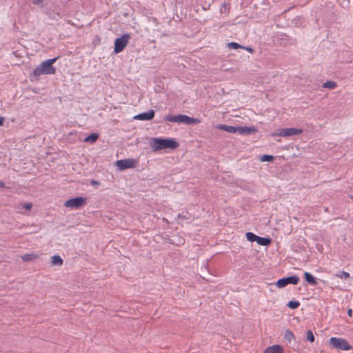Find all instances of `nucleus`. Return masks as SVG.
Returning a JSON list of instances; mask_svg holds the SVG:
<instances>
[{
    "label": "nucleus",
    "mask_w": 353,
    "mask_h": 353,
    "mask_svg": "<svg viewBox=\"0 0 353 353\" xmlns=\"http://www.w3.org/2000/svg\"><path fill=\"white\" fill-rule=\"evenodd\" d=\"M139 163V161L135 159H125L118 160L115 162V165L120 170H124L129 168H135Z\"/></svg>",
    "instance_id": "nucleus-6"
},
{
    "label": "nucleus",
    "mask_w": 353,
    "mask_h": 353,
    "mask_svg": "<svg viewBox=\"0 0 353 353\" xmlns=\"http://www.w3.org/2000/svg\"><path fill=\"white\" fill-rule=\"evenodd\" d=\"M307 339L310 342H314V336L311 330H308L306 332Z\"/></svg>",
    "instance_id": "nucleus-27"
},
{
    "label": "nucleus",
    "mask_w": 353,
    "mask_h": 353,
    "mask_svg": "<svg viewBox=\"0 0 353 353\" xmlns=\"http://www.w3.org/2000/svg\"><path fill=\"white\" fill-rule=\"evenodd\" d=\"M283 348L280 345H274L268 346L264 350V353H283Z\"/></svg>",
    "instance_id": "nucleus-12"
},
{
    "label": "nucleus",
    "mask_w": 353,
    "mask_h": 353,
    "mask_svg": "<svg viewBox=\"0 0 353 353\" xmlns=\"http://www.w3.org/2000/svg\"><path fill=\"white\" fill-rule=\"evenodd\" d=\"M39 258V254L36 253H28L21 256V259L25 262L34 261Z\"/></svg>",
    "instance_id": "nucleus-14"
},
{
    "label": "nucleus",
    "mask_w": 353,
    "mask_h": 353,
    "mask_svg": "<svg viewBox=\"0 0 353 353\" xmlns=\"http://www.w3.org/2000/svg\"><path fill=\"white\" fill-rule=\"evenodd\" d=\"M225 131L230 133H236L237 132V127L226 125Z\"/></svg>",
    "instance_id": "nucleus-26"
},
{
    "label": "nucleus",
    "mask_w": 353,
    "mask_h": 353,
    "mask_svg": "<svg viewBox=\"0 0 353 353\" xmlns=\"http://www.w3.org/2000/svg\"><path fill=\"white\" fill-rule=\"evenodd\" d=\"M97 139H98V134L93 133V134H91L90 135L88 136L84 139V141L85 142H88V143H94L97 141Z\"/></svg>",
    "instance_id": "nucleus-20"
},
{
    "label": "nucleus",
    "mask_w": 353,
    "mask_h": 353,
    "mask_svg": "<svg viewBox=\"0 0 353 353\" xmlns=\"http://www.w3.org/2000/svg\"><path fill=\"white\" fill-rule=\"evenodd\" d=\"M299 276L293 275L279 279L276 283V285L279 288H283L288 284L296 285L299 282Z\"/></svg>",
    "instance_id": "nucleus-9"
},
{
    "label": "nucleus",
    "mask_w": 353,
    "mask_h": 353,
    "mask_svg": "<svg viewBox=\"0 0 353 353\" xmlns=\"http://www.w3.org/2000/svg\"><path fill=\"white\" fill-rule=\"evenodd\" d=\"M242 49L245 50L246 51L249 52L250 53H253L254 50L253 48L251 47H244L242 48Z\"/></svg>",
    "instance_id": "nucleus-29"
},
{
    "label": "nucleus",
    "mask_w": 353,
    "mask_h": 353,
    "mask_svg": "<svg viewBox=\"0 0 353 353\" xmlns=\"http://www.w3.org/2000/svg\"><path fill=\"white\" fill-rule=\"evenodd\" d=\"M86 202L87 199L85 197H76L66 201L64 206L71 210H76L83 206Z\"/></svg>",
    "instance_id": "nucleus-7"
},
{
    "label": "nucleus",
    "mask_w": 353,
    "mask_h": 353,
    "mask_svg": "<svg viewBox=\"0 0 353 353\" xmlns=\"http://www.w3.org/2000/svg\"><path fill=\"white\" fill-rule=\"evenodd\" d=\"M130 36L128 34H123L122 37L117 38L114 41V52L117 54L123 50L128 43Z\"/></svg>",
    "instance_id": "nucleus-8"
},
{
    "label": "nucleus",
    "mask_w": 353,
    "mask_h": 353,
    "mask_svg": "<svg viewBox=\"0 0 353 353\" xmlns=\"http://www.w3.org/2000/svg\"><path fill=\"white\" fill-rule=\"evenodd\" d=\"M4 119L0 117V126L3 125Z\"/></svg>",
    "instance_id": "nucleus-31"
},
{
    "label": "nucleus",
    "mask_w": 353,
    "mask_h": 353,
    "mask_svg": "<svg viewBox=\"0 0 353 353\" xmlns=\"http://www.w3.org/2000/svg\"><path fill=\"white\" fill-rule=\"evenodd\" d=\"M226 125H227L219 124V125H218L216 126V128H217L218 129L223 130H225V131Z\"/></svg>",
    "instance_id": "nucleus-30"
},
{
    "label": "nucleus",
    "mask_w": 353,
    "mask_h": 353,
    "mask_svg": "<svg viewBox=\"0 0 353 353\" xmlns=\"http://www.w3.org/2000/svg\"><path fill=\"white\" fill-rule=\"evenodd\" d=\"M164 120L166 121L177 123H185L188 125H192L200 123V120L199 119L190 117L185 114H178L174 116L167 115L164 117Z\"/></svg>",
    "instance_id": "nucleus-3"
},
{
    "label": "nucleus",
    "mask_w": 353,
    "mask_h": 353,
    "mask_svg": "<svg viewBox=\"0 0 353 353\" xmlns=\"http://www.w3.org/2000/svg\"><path fill=\"white\" fill-rule=\"evenodd\" d=\"M245 236L248 241L250 242H256L259 236L254 234L252 232H249L245 234Z\"/></svg>",
    "instance_id": "nucleus-19"
},
{
    "label": "nucleus",
    "mask_w": 353,
    "mask_h": 353,
    "mask_svg": "<svg viewBox=\"0 0 353 353\" xmlns=\"http://www.w3.org/2000/svg\"><path fill=\"white\" fill-rule=\"evenodd\" d=\"M228 47L230 49H234V50H236V49H239V48H243V46H241L239 43H236V42L228 43Z\"/></svg>",
    "instance_id": "nucleus-23"
},
{
    "label": "nucleus",
    "mask_w": 353,
    "mask_h": 353,
    "mask_svg": "<svg viewBox=\"0 0 353 353\" xmlns=\"http://www.w3.org/2000/svg\"><path fill=\"white\" fill-rule=\"evenodd\" d=\"M149 143L154 152L165 149L174 150L179 147V143L173 138H152Z\"/></svg>",
    "instance_id": "nucleus-1"
},
{
    "label": "nucleus",
    "mask_w": 353,
    "mask_h": 353,
    "mask_svg": "<svg viewBox=\"0 0 353 353\" xmlns=\"http://www.w3.org/2000/svg\"><path fill=\"white\" fill-rule=\"evenodd\" d=\"M50 263L52 266L61 267L63 264V260L59 255H53L51 257Z\"/></svg>",
    "instance_id": "nucleus-13"
},
{
    "label": "nucleus",
    "mask_w": 353,
    "mask_h": 353,
    "mask_svg": "<svg viewBox=\"0 0 353 353\" xmlns=\"http://www.w3.org/2000/svg\"><path fill=\"white\" fill-rule=\"evenodd\" d=\"M274 159V157L270 154H263L259 157V160L262 162H272Z\"/></svg>",
    "instance_id": "nucleus-18"
},
{
    "label": "nucleus",
    "mask_w": 353,
    "mask_h": 353,
    "mask_svg": "<svg viewBox=\"0 0 353 353\" xmlns=\"http://www.w3.org/2000/svg\"><path fill=\"white\" fill-rule=\"evenodd\" d=\"M92 184H98V182H97V181H92Z\"/></svg>",
    "instance_id": "nucleus-34"
},
{
    "label": "nucleus",
    "mask_w": 353,
    "mask_h": 353,
    "mask_svg": "<svg viewBox=\"0 0 353 353\" xmlns=\"http://www.w3.org/2000/svg\"><path fill=\"white\" fill-rule=\"evenodd\" d=\"M336 276L341 279H347L350 277V274L347 272L342 271L341 272L336 274Z\"/></svg>",
    "instance_id": "nucleus-25"
},
{
    "label": "nucleus",
    "mask_w": 353,
    "mask_h": 353,
    "mask_svg": "<svg viewBox=\"0 0 353 353\" xmlns=\"http://www.w3.org/2000/svg\"><path fill=\"white\" fill-rule=\"evenodd\" d=\"M154 117V111L153 110H150L146 112L140 113L139 114L135 115L133 119L134 120L139 121H150L152 120Z\"/></svg>",
    "instance_id": "nucleus-10"
},
{
    "label": "nucleus",
    "mask_w": 353,
    "mask_h": 353,
    "mask_svg": "<svg viewBox=\"0 0 353 353\" xmlns=\"http://www.w3.org/2000/svg\"><path fill=\"white\" fill-rule=\"evenodd\" d=\"M32 1L35 5L41 6L43 4V0H32Z\"/></svg>",
    "instance_id": "nucleus-28"
},
{
    "label": "nucleus",
    "mask_w": 353,
    "mask_h": 353,
    "mask_svg": "<svg viewBox=\"0 0 353 353\" xmlns=\"http://www.w3.org/2000/svg\"><path fill=\"white\" fill-rule=\"evenodd\" d=\"M336 86V83L332 81H327L323 84V88L327 89H334Z\"/></svg>",
    "instance_id": "nucleus-17"
},
{
    "label": "nucleus",
    "mask_w": 353,
    "mask_h": 353,
    "mask_svg": "<svg viewBox=\"0 0 353 353\" xmlns=\"http://www.w3.org/2000/svg\"><path fill=\"white\" fill-rule=\"evenodd\" d=\"M4 186H5L4 183L0 181V188H3Z\"/></svg>",
    "instance_id": "nucleus-33"
},
{
    "label": "nucleus",
    "mask_w": 353,
    "mask_h": 353,
    "mask_svg": "<svg viewBox=\"0 0 353 353\" xmlns=\"http://www.w3.org/2000/svg\"><path fill=\"white\" fill-rule=\"evenodd\" d=\"M256 243L260 245L267 246L271 243V239L270 238L258 236Z\"/></svg>",
    "instance_id": "nucleus-16"
},
{
    "label": "nucleus",
    "mask_w": 353,
    "mask_h": 353,
    "mask_svg": "<svg viewBox=\"0 0 353 353\" xmlns=\"http://www.w3.org/2000/svg\"><path fill=\"white\" fill-rule=\"evenodd\" d=\"M284 338L290 342L294 339V336L290 330H286L284 334Z\"/></svg>",
    "instance_id": "nucleus-21"
},
{
    "label": "nucleus",
    "mask_w": 353,
    "mask_h": 353,
    "mask_svg": "<svg viewBox=\"0 0 353 353\" xmlns=\"http://www.w3.org/2000/svg\"><path fill=\"white\" fill-rule=\"evenodd\" d=\"M304 276H305V279L306 280V281L312 285H315L316 284V279L309 272H305L304 273Z\"/></svg>",
    "instance_id": "nucleus-15"
},
{
    "label": "nucleus",
    "mask_w": 353,
    "mask_h": 353,
    "mask_svg": "<svg viewBox=\"0 0 353 353\" xmlns=\"http://www.w3.org/2000/svg\"><path fill=\"white\" fill-rule=\"evenodd\" d=\"M32 204L30 203H27L24 204L20 205L19 210L20 212H23V210H30L32 208Z\"/></svg>",
    "instance_id": "nucleus-22"
},
{
    "label": "nucleus",
    "mask_w": 353,
    "mask_h": 353,
    "mask_svg": "<svg viewBox=\"0 0 353 353\" xmlns=\"http://www.w3.org/2000/svg\"><path fill=\"white\" fill-rule=\"evenodd\" d=\"M303 132V130L301 128H281L278 131L272 132L270 135L272 137H288L294 135L301 134Z\"/></svg>",
    "instance_id": "nucleus-4"
},
{
    "label": "nucleus",
    "mask_w": 353,
    "mask_h": 353,
    "mask_svg": "<svg viewBox=\"0 0 353 353\" xmlns=\"http://www.w3.org/2000/svg\"><path fill=\"white\" fill-rule=\"evenodd\" d=\"M329 344L333 347L342 350H349L351 346L348 342L343 338L332 337L329 340Z\"/></svg>",
    "instance_id": "nucleus-5"
},
{
    "label": "nucleus",
    "mask_w": 353,
    "mask_h": 353,
    "mask_svg": "<svg viewBox=\"0 0 353 353\" xmlns=\"http://www.w3.org/2000/svg\"><path fill=\"white\" fill-rule=\"evenodd\" d=\"M352 309H349L347 310V314L348 316H352Z\"/></svg>",
    "instance_id": "nucleus-32"
},
{
    "label": "nucleus",
    "mask_w": 353,
    "mask_h": 353,
    "mask_svg": "<svg viewBox=\"0 0 353 353\" xmlns=\"http://www.w3.org/2000/svg\"><path fill=\"white\" fill-rule=\"evenodd\" d=\"M257 128L254 126H238L237 127V133L239 134H254L256 133Z\"/></svg>",
    "instance_id": "nucleus-11"
},
{
    "label": "nucleus",
    "mask_w": 353,
    "mask_h": 353,
    "mask_svg": "<svg viewBox=\"0 0 353 353\" xmlns=\"http://www.w3.org/2000/svg\"><path fill=\"white\" fill-rule=\"evenodd\" d=\"M300 303L297 301H291L288 303V306L292 309H296L299 306Z\"/></svg>",
    "instance_id": "nucleus-24"
},
{
    "label": "nucleus",
    "mask_w": 353,
    "mask_h": 353,
    "mask_svg": "<svg viewBox=\"0 0 353 353\" xmlns=\"http://www.w3.org/2000/svg\"><path fill=\"white\" fill-rule=\"evenodd\" d=\"M58 59L59 57L43 61L32 71L33 75L39 77L43 74H54L56 72V69L52 64L55 63Z\"/></svg>",
    "instance_id": "nucleus-2"
}]
</instances>
